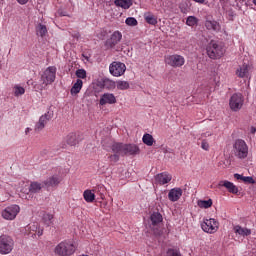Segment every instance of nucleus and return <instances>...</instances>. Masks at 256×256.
<instances>
[{
	"instance_id": "nucleus-1",
	"label": "nucleus",
	"mask_w": 256,
	"mask_h": 256,
	"mask_svg": "<svg viewBox=\"0 0 256 256\" xmlns=\"http://www.w3.org/2000/svg\"><path fill=\"white\" fill-rule=\"evenodd\" d=\"M113 153H120L122 157L125 155H139L141 149L137 144H124V143H114L111 147Z\"/></svg>"
},
{
	"instance_id": "nucleus-2",
	"label": "nucleus",
	"mask_w": 256,
	"mask_h": 256,
	"mask_svg": "<svg viewBox=\"0 0 256 256\" xmlns=\"http://www.w3.org/2000/svg\"><path fill=\"white\" fill-rule=\"evenodd\" d=\"M206 53L210 59H221L225 55V46L222 42L211 40L206 47Z\"/></svg>"
},
{
	"instance_id": "nucleus-3",
	"label": "nucleus",
	"mask_w": 256,
	"mask_h": 256,
	"mask_svg": "<svg viewBox=\"0 0 256 256\" xmlns=\"http://www.w3.org/2000/svg\"><path fill=\"white\" fill-rule=\"evenodd\" d=\"M76 249L73 241L64 240L54 248V253L57 256H71L75 253Z\"/></svg>"
},
{
	"instance_id": "nucleus-4",
	"label": "nucleus",
	"mask_w": 256,
	"mask_h": 256,
	"mask_svg": "<svg viewBox=\"0 0 256 256\" xmlns=\"http://www.w3.org/2000/svg\"><path fill=\"white\" fill-rule=\"evenodd\" d=\"M15 249V240L9 235L0 236V255H9Z\"/></svg>"
},
{
	"instance_id": "nucleus-5",
	"label": "nucleus",
	"mask_w": 256,
	"mask_h": 256,
	"mask_svg": "<svg viewBox=\"0 0 256 256\" xmlns=\"http://www.w3.org/2000/svg\"><path fill=\"white\" fill-rule=\"evenodd\" d=\"M233 151L234 155L238 157V159H245V157L249 155V147L247 146V143L242 139L235 141L233 144Z\"/></svg>"
},
{
	"instance_id": "nucleus-6",
	"label": "nucleus",
	"mask_w": 256,
	"mask_h": 256,
	"mask_svg": "<svg viewBox=\"0 0 256 256\" xmlns=\"http://www.w3.org/2000/svg\"><path fill=\"white\" fill-rule=\"evenodd\" d=\"M56 75L57 67L50 66L47 69H45L41 75V81L44 87H47V85H51L52 83H55Z\"/></svg>"
},
{
	"instance_id": "nucleus-7",
	"label": "nucleus",
	"mask_w": 256,
	"mask_h": 256,
	"mask_svg": "<svg viewBox=\"0 0 256 256\" xmlns=\"http://www.w3.org/2000/svg\"><path fill=\"white\" fill-rule=\"evenodd\" d=\"M20 211L21 208L19 205L13 204L2 210L1 217H3L6 221H14V219L17 218V215H19Z\"/></svg>"
},
{
	"instance_id": "nucleus-8",
	"label": "nucleus",
	"mask_w": 256,
	"mask_h": 256,
	"mask_svg": "<svg viewBox=\"0 0 256 256\" xmlns=\"http://www.w3.org/2000/svg\"><path fill=\"white\" fill-rule=\"evenodd\" d=\"M150 221H151L150 227L154 235H161L162 231L161 229H159V225L163 223V215H161V213L159 212H153L150 215Z\"/></svg>"
},
{
	"instance_id": "nucleus-9",
	"label": "nucleus",
	"mask_w": 256,
	"mask_h": 256,
	"mask_svg": "<svg viewBox=\"0 0 256 256\" xmlns=\"http://www.w3.org/2000/svg\"><path fill=\"white\" fill-rule=\"evenodd\" d=\"M201 229L205 233H217V231L219 230V222H217V220H215L214 218H204L201 224Z\"/></svg>"
},
{
	"instance_id": "nucleus-10",
	"label": "nucleus",
	"mask_w": 256,
	"mask_h": 256,
	"mask_svg": "<svg viewBox=\"0 0 256 256\" xmlns=\"http://www.w3.org/2000/svg\"><path fill=\"white\" fill-rule=\"evenodd\" d=\"M165 63L170 67H183L185 65V57L179 54L168 55L165 57Z\"/></svg>"
},
{
	"instance_id": "nucleus-11",
	"label": "nucleus",
	"mask_w": 256,
	"mask_h": 256,
	"mask_svg": "<svg viewBox=\"0 0 256 256\" xmlns=\"http://www.w3.org/2000/svg\"><path fill=\"white\" fill-rule=\"evenodd\" d=\"M109 71L113 75V77H121L125 75V71H127V66L123 62H112L109 66Z\"/></svg>"
},
{
	"instance_id": "nucleus-12",
	"label": "nucleus",
	"mask_w": 256,
	"mask_h": 256,
	"mask_svg": "<svg viewBox=\"0 0 256 256\" xmlns=\"http://www.w3.org/2000/svg\"><path fill=\"white\" fill-rule=\"evenodd\" d=\"M243 94L235 93L230 97L229 105L232 111H239L244 103Z\"/></svg>"
},
{
	"instance_id": "nucleus-13",
	"label": "nucleus",
	"mask_w": 256,
	"mask_h": 256,
	"mask_svg": "<svg viewBox=\"0 0 256 256\" xmlns=\"http://www.w3.org/2000/svg\"><path fill=\"white\" fill-rule=\"evenodd\" d=\"M121 39H123V34H121L120 31H115L112 33L110 39L106 40L105 46L109 49H113L115 45H118L121 42Z\"/></svg>"
},
{
	"instance_id": "nucleus-14",
	"label": "nucleus",
	"mask_w": 256,
	"mask_h": 256,
	"mask_svg": "<svg viewBox=\"0 0 256 256\" xmlns=\"http://www.w3.org/2000/svg\"><path fill=\"white\" fill-rule=\"evenodd\" d=\"M51 119H53V113L51 112H47L44 115H42L39 118L38 123H36L35 125V131H43V129H45V125H47V123H49Z\"/></svg>"
},
{
	"instance_id": "nucleus-15",
	"label": "nucleus",
	"mask_w": 256,
	"mask_h": 256,
	"mask_svg": "<svg viewBox=\"0 0 256 256\" xmlns=\"http://www.w3.org/2000/svg\"><path fill=\"white\" fill-rule=\"evenodd\" d=\"M97 191H105V187L97 186L92 190H85L83 193L84 201H86V203H93V201H95V193H97Z\"/></svg>"
},
{
	"instance_id": "nucleus-16",
	"label": "nucleus",
	"mask_w": 256,
	"mask_h": 256,
	"mask_svg": "<svg viewBox=\"0 0 256 256\" xmlns=\"http://www.w3.org/2000/svg\"><path fill=\"white\" fill-rule=\"evenodd\" d=\"M218 187H225L228 193H232V195H237V193H239V188L229 180H221L218 183Z\"/></svg>"
},
{
	"instance_id": "nucleus-17",
	"label": "nucleus",
	"mask_w": 256,
	"mask_h": 256,
	"mask_svg": "<svg viewBox=\"0 0 256 256\" xmlns=\"http://www.w3.org/2000/svg\"><path fill=\"white\" fill-rule=\"evenodd\" d=\"M250 71H251V66L249 64L244 63L238 66V68L236 69V75L240 79H245V78L247 79L249 78Z\"/></svg>"
},
{
	"instance_id": "nucleus-18",
	"label": "nucleus",
	"mask_w": 256,
	"mask_h": 256,
	"mask_svg": "<svg viewBox=\"0 0 256 256\" xmlns=\"http://www.w3.org/2000/svg\"><path fill=\"white\" fill-rule=\"evenodd\" d=\"M117 103V98L112 93H104L99 100V105L103 107V105H114Z\"/></svg>"
},
{
	"instance_id": "nucleus-19",
	"label": "nucleus",
	"mask_w": 256,
	"mask_h": 256,
	"mask_svg": "<svg viewBox=\"0 0 256 256\" xmlns=\"http://www.w3.org/2000/svg\"><path fill=\"white\" fill-rule=\"evenodd\" d=\"M61 181H62L61 176L53 175L48 177L46 180H44L43 185L44 187H47V189H49L50 187H58Z\"/></svg>"
},
{
	"instance_id": "nucleus-20",
	"label": "nucleus",
	"mask_w": 256,
	"mask_h": 256,
	"mask_svg": "<svg viewBox=\"0 0 256 256\" xmlns=\"http://www.w3.org/2000/svg\"><path fill=\"white\" fill-rule=\"evenodd\" d=\"M64 141L67 145H70V147H75V145H79L81 138L79 134L71 132L65 137Z\"/></svg>"
},
{
	"instance_id": "nucleus-21",
	"label": "nucleus",
	"mask_w": 256,
	"mask_h": 256,
	"mask_svg": "<svg viewBox=\"0 0 256 256\" xmlns=\"http://www.w3.org/2000/svg\"><path fill=\"white\" fill-rule=\"evenodd\" d=\"M182 196H183V189H181V188H177V187L176 188H172L168 192V199L172 203L177 202L179 199H181Z\"/></svg>"
},
{
	"instance_id": "nucleus-22",
	"label": "nucleus",
	"mask_w": 256,
	"mask_h": 256,
	"mask_svg": "<svg viewBox=\"0 0 256 256\" xmlns=\"http://www.w3.org/2000/svg\"><path fill=\"white\" fill-rule=\"evenodd\" d=\"M204 25L208 31H214L215 33L221 31V24L217 20H206Z\"/></svg>"
},
{
	"instance_id": "nucleus-23",
	"label": "nucleus",
	"mask_w": 256,
	"mask_h": 256,
	"mask_svg": "<svg viewBox=\"0 0 256 256\" xmlns=\"http://www.w3.org/2000/svg\"><path fill=\"white\" fill-rule=\"evenodd\" d=\"M173 179L171 174H167V172L160 173L156 176V181L159 185H167Z\"/></svg>"
},
{
	"instance_id": "nucleus-24",
	"label": "nucleus",
	"mask_w": 256,
	"mask_h": 256,
	"mask_svg": "<svg viewBox=\"0 0 256 256\" xmlns=\"http://www.w3.org/2000/svg\"><path fill=\"white\" fill-rule=\"evenodd\" d=\"M234 233L240 235V237H249L251 235V229L236 225L234 226Z\"/></svg>"
},
{
	"instance_id": "nucleus-25",
	"label": "nucleus",
	"mask_w": 256,
	"mask_h": 256,
	"mask_svg": "<svg viewBox=\"0 0 256 256\" xmlns=\"http://www.w3.org/2000/svg\"><path fill=\"white\" fill-rule=\"evenodd\" d=\"M114 5L116 7H121V9H131L133 6V0H115Z\"/></svg>"
},
{
	"instance_id": "nucleus-26",
	"label": "nucleus",
	"mask_w": 256,
	"mask_h": 256,
	"mask_svg": "<svg viewBox=\"0 0 256 256\" xmlns=\"http://www.w3.org/2000/svg\"><path fill=\"white\" fill-rule=\"evenodd\" d=\"M81 89H83V80L77 79L76 82L73 84L70 93L71 95H79L81 93Z\"/></svg>"
},
{
	"instance_id": "nucleus-27",
	"label": "nucleus",
	"mask_w": 256,
	"mask_h": 256,
	"mask_svg": "<svg viewBox=\"0 0 256 256\" xmlns=\"http://www.w3.org/2000/svg\"><path fill=\"white\" fill-rule=\"evenodd\" d=\"M234 178L237 179V181H243V183H247L248 185H255V180L251 176H243L241 174H234Z\"/></svg>"
},
{
	"instance_id": "nucleus-28",
	"label": "nucleus",
	"mask_w": 256,
	"mask_h": 256,
	"mask_svg": "<svg viewBox=\"0 0 256 256\" xmlns=\"http://www.w3.org/2000/svg\"><path fill=\"white\" fill-rule=\"evenodd\" d=\"M43 187H45V185L42 183H39V182H31L30 183V186H29V192L30 193H39Z\"/></svg>"
},
{
	"instance_id": "nucleus-29",
	"label": "nucleus",
	"mask_w": 256,
	"mask_h": 256,
	"mask_svg": "<svg viewBox=\"0 0 256 256\" xmlns=\"http://www.w3.org/2000/svg\"><path fill=\"white\" fill-rule=\"evenodd\" d=\"M142 141L144 145H147L148 147H153V143H155V138H153V135L146 133L143 135Z\"/></svg>"
},
{
	"instance_id": "nucleus-30",
	"label": "nucleus",
	"mask_w": 256,
	"mask_h": 256,
	"mask_svg": "<svg viewBox=\"0 0 256 256\" xmlns=\"http://www.w3.org/2000/svg\"><path fill=\"white\" fill-rule=\"evenodd\" d=\"M116 87L119 91H127L131 87L128 81L125 80H118L116 82Z\"/></svg>"
},
{
	"instance_id": "nucleus-31",
	"label": "nucleus",
	"mask_w": 256,
	"mask_h": 256,
	"mask_svg": "<svg viewBox=\"0 0 256 256\" xmlns=\"http://www.w3.org/2000/svg\"><path fill=\"white\" fill-rule=\"evenodd\" d=\"M42 221L46 227H51V225H53V214L44 213L42 216Z\"/></svg>"
},
{
	"instance_id": "nucleus-32",
	"label": "nucleus",
	"mask_w": 256,
	"mask_h": 256,
	"mask_svg": "<svg viewBox=\"0 0 256 256\" xmlns=\"http://www.w3.org/2000/svg\"><path fill=\"white\" fill-rule=\"evenodd\" d=\"M212 206H213L212 199L198 201V207H200V209H209V207H212Z\"/></svg>"
},
{
	"instance_id": "nucleus-33",
	"label": "nucleus",
	"mask_w": 256,
	"mask_h": 256,
	"mask_svg": "<svg viewBox=\"0 0 256 256\" xmlns=\"http://www.w3.org/2000/svg\"><path fill=\"white\" fill-rule=\"evenodd\" d=\"M36 34L40 37H45V35H47V26L38 24L36 27Z\"/></svg>"
},
{
	"instance_id": "nucleus-34",
	"label": "nucleus",
	"mask_w": 256,
	"mask_h": 256,
	"mask_svg": "<svg viewBox=\"0 0 256 256\" xmlns=\"http://www.w3.org/2000/svg\"><path fill=\"white\" fill-rule=\"evenodd\" d=\"M38 229H39V224L33 223L28 226L27 231H30L29 235H31V237H35V235H37Z\"/></svg>"
},
{
	"instance_id": "nucleus-35",
	"label": "nucleus",
	"mask_w": 256,
	"mask_h": 256,
	"mask_svg": "<svg viewBox=\"0 0 256 256\" xmlns=\"http://www.w3.org/2000/svg\"><path fill=\"white\" fill-rule=\"evenodd\" d=\"M13 91L15 97H21V95H25V88L20 85H15Z\"/></svg>"
},
{
	"instance_id": "nucleus-36",
	"label": "nucleus",
	"mask_w": 256,
	"mask_h": 256,
	"mask_svg": "<svg viewBox=\"0 0 256 256\" xmlns=\"http://www.w3.org/2000/svg\"><path fill=\"white\" fill-rule=\"evenodd\" d=\"M198 22L199 20L197 19V17L189 16L186 20V25H188V27H195V25H197Z\"/></svg>"
},
{
	"instance_id": "nucleus-37",
	"label": "nucleus",
	"mask_w": 256,
	"mask_h": 256,
	"mask_svg": "<svg viewBox=\"0 0 256 256\" xmlns=\"http://www.w3.org/2000/svg\"><path fill=\"white\" fill-rule=\"evenodd\" d=\"M145 21L149 25H155L157 23V18L152 14H148L145 16Z\"/></svg>"
},
{
	"instance_id": "nucleus-38",
	"label": "nucleus",
	"mask_w": 256,
	"mask_h": 256,
	"mask_svg": "<svg viewBox=\"0 0 256 256\" xmlns=\"http://www.w3.org/2000/svg\"><path fill=\"white\" fill-rule=\"evenodd\" d=\"M125 23L129 27H137V25H138L137 19H135L134 17L126 18Z\"/></svg>"
},
{
	"instance_id": "nucleus-39",
	"label": "nucleus",
	"mask_w": 256,
	"mask_h": 256,
	"mask_svg": "<svg viewBox=\"0 0 256 256\" xmlns=\"http://www.w3.org/2000/svg\"><path fill=\"white\" fill-rule=\"evenodd\" d=\"M78 79H87V71L85 69H78L75 73Z\"/></svg>"
},
{
	"instance_id": "nucleus-40",
	"label": "nucleus",
	"mask_w": 256,
	"mask_h": 256,
	"mask_svg": "<svg viewBox=\"0 0 256 256\" xmlns=\"http://www.w3.org/2000/svg\"><path fill=\"white\" fill-rule=\"evenodd\" d=\"M167 256H181V252L177 249L169 248L166 252Z\"/></svg>"
},
{
	"instance_id": "nucleus-41",
	"label": "nucleus",
	"mask_w": 256,
	"mask_h": 256,
	"mask_svg": "<svg viewBox=\"0 0 256 256\" xmlns=\"http://www.w3.org/2000/svg\"><path fill=\"white\" fill-rule=\"evenodd\" d=\"M120 155H121V153L114 152L113 155L109 156V159H110V161H112V163H117V161H119Z\"/></svg>"
},
{
	"instance_id": "nucleus-42",
	"label": "nucleus",
	"mask_w": 256,
	"mask_h": 256,
	"mask_svg": "<svg viewBox=\"0 0 256 256\" xmlns=\"http://www.w3.org/2000/svg\"><path fill=\"white\" fill-rule=\"evenodd\" d=\"M209 142L207 141V139H203L201 142V149H203L204 151H209Z\"/></svg>"
},
{
	"instance_id": "nucleus-43",
	"label": "nucleus",
	"mask_w": 256,
	"mask_h": 256,
	"mask_svg": "<svg viewBox=\"0 0 256 256\" xmlns=\"http://www.w3.org/2000/svg\"><path fill=\"white\" fill-rule=\"evenodd\" d=\"M20 5H27L29 3V0H17Z\"/></svg>"
},
{
	"instance_id": "nucleus-44",
	"label": "nucleus",
	"mask_w": 256,
	"mask_h": 256,
	"mask_svg": "<svg viewBox=\"0 0 256 256\" xmlns=\"http://www.w3.org/2000/svg\"><path fill=\"white\" fill-rule=\"evenodd\" d=\"M211 135H212V134H211L210 132H206V133H202V134H201V137H202V139H203V138H205V137H211Z\"/></svg>"
},
{
	"instance_id": "nucleus-45",
	"label": "nucleus",
	"mask_w": 256,
	"mask_h": 256,
	"mask_svg": "<svg viewBox=\"0 0 256 256\" xmlns=\"http://www.w3.org/2000/svg\"><path fill=\"white\" fill-rule=\"evenodd\" d=\"M36 235H38V237H41V235H43V230H40L39 228L36 231Z\"/></svg>"
},
{
	"instance_id": "nucleus-46",
	"label": "nucleus",
	"mask_w": 256,
	"mask_h": 256,
	"mask_svg": "<svg viewBox=\"0 0 256 256\" xmlns=\"http://www.w3.org/2000/svg\"><path fill=\"white\" fill-rule=\"evenodd\" d=\"M250 133H252V135H255V133H256V128L252 126V127L250 128Z\"/></svg>"
},
{
	"instance_id": "nucleus-47",
	"label": "nucleus",
	"mask_w": 256,
	"mask_h": 256,
	"mask_svg": "<svg viewBox=\"0 0 256 256\" xmlns=\"http://www.w3.org/2000/svg\"><path fill=\"white\" fill-rule=\"evenodd\" d=\"M106 83H109L111 85V87H115V82H113L111 80H107Z\"/></svg>"
},
{
	"instance_id": "nucleus-48",
	"label": "nucleus",
	"mask_w": 256,
	"mask_h": 256,
	"mask_svg": "<svg viewBox=\"0 0 256 256\" xmlns=\"http://www.w3.org/2000/svg\"><path fill=\"white\" fill-rule=\"evenodd\" d=\"M58 13H59V15H61V17H67V13H65V12L59 11Z\"/></svg>"
},
{
	"instance_id": "nucleus-49",
	"label": "nucleus",
	"mask_w": 256,
	"mask_h": 256,
	"mask_svg": "<svg viewBox=\"0 0 256 256\" xmlns=\"http://www.w3.org/2000/svg\"><path fill=\"white\" fill-rule=\"evenodd\" d=\"M193 1H195V3H200V4L205 3V0H193Z\"/></svg>"
},
{
	"instance_id": "nucleus-50",
	"label": "nucleus",
	"mask_w": 256,
	"mask_h": 256,
	"mask_svg": "<svg viewBox=\"0 0 256 256\" xmlns=\"http://www.w3.org/2000/svg\"><path fill=\"white\" fill-rule=\"evenodd\" d=\"M29 131H31V128H26L25 134L28 135V134H29Z\"/></svg>"
},
{
	"instance_id": "nucleus-51",
	"label": "nucleus",
	"mask_w": 256,
	"mask_h": 256,
	"mask_svg": "<svg viewBox=\"0 0 256 256\" xmlns=\"http://www.w3.org/2000/svg\"><path fill=\"white\" fill-rule=\"evenodd\" d=\"M253 4L256 6V0H253Z\"/></svg>"
},
{
	"instance_id": "nucleus-52",
	"label": "nucleus",
	"mask_w": 256,
	"mask_h": 256,
	"mask_svg": "<svg viewBox=\"0 0 256 256\" xmlns=\"http://www.w3.org/2000/svg\"><path fill=\"white\" fill-rule=\"evenodd\" d=\"M101 199H103V194H100Z\"/></svg>"
}]
</instances>
